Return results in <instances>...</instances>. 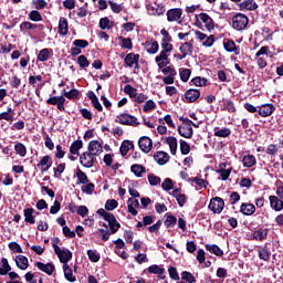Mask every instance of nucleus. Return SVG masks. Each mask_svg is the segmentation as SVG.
Returning <instances> with one entry per match:
<instances>
[{"mask_svg":"<svg viewBox=\"0 0 283 283\" xmlns=\"http://www.w3.org/2000/svg\"><path fill=\"white\" fill-rule=\"evenodd\" d=\"M171 41H161V51L160 53L155 57V62L157 63V67L163 69L167 67L171 62L169 60V56L171 52H174V44H170Z\"/></svg>","mask_w":283,"mask_h":283,"instance_id":"nucleus-1","label":"nucleus"},{"mask_svg":"<svg viewBox=\"0 0 283 283\" xmlns=\"http://www.w3.org/2000/svg\"><path fill=\"white\" fill-rule=\"evenodd\" d=\"M98 216L103 218L108 223V227L111 229V233H117L118 229H120V222L116 220V217L114 213L105 211V209L101 208L97 210Z\"/></svg>","mask_w":283,"mask_h":283,"instance_id":"nucleus-2","label":"nucleus"},{"mask_svg":"<svg viewBox=\"0 0 283 283\" xmlns=\"http://www.w3.org/2000/svg\"><path fill=\"white\" fill-rule=\"evenodd\" d=\"M249 25V17H247L243 13H237L232 18V28L233 30H237V32H242V30H247V27Z\"/></svg>","mask_w":283,"mask_h":283,"instance_id":"nucleus-3","label":"nucleus"},{"mask_svg":"<svg viewBox=\"0 0 283 283\" xmlns=\"http://www.w3.org/2000/svg\"><path fill=\"white\" fill-rule=\"evenodd\" d=\"M166 15H167V21H169L170 23L176 22L179 25L180 23H182V9L180 8L169 9Z\"/></svg>","mask_w":283,"mask_h":283,"instance_id":"nucleus-4","label":"nucleus"},{"mask_svg":"<svg viewBox=\"0 0 283 283\" xmlns=\"http://www.w3.org/2000/svg\"><path fill=\"white\" fill-rule=\"evenodd\" d=\"M195 36L200 41V43L203 45V48H212L213 43H216V36L214 35H207L202 33L201 31H196Z\"/></svg>","mask_w":283,"mask_h":283,"instance_id":"nucleus-5","label":"nucleus"},{"mask_svg":"<svg viewBox=\"0 0 283 283\" xmlns=\"http://www.w3.org/2000/svg\"><path fill=\"white\" fill-rule=\"evenodd\" d=\"M209 209L212 213H222L224 209V200L220 197L212 198L209 202Z\"/></svg>","mask_w":283,"mask_h":283,"instance_id":"nucleus-6","label":"nucleus"},{"mask_svg":"<svg viewBox=\"0 0 283 283\" xmlns=\"http://www.w3.org/2000/svg\"><path fill=\"white\" fill-rule=\"evenodd\" d=\"M117 123L120 125H130L133 127L140 125V123H138V118L129 114H120L117 116Z\"/></svg>","mask_w":283,"mask_h":283,"instance_id":"nucleus-7","label":"nucleus"},{"mask_svg":"<svg viewBox=\"0 0 283 283\" xmlns=\"http://www.w3.org/2000/svg\"><path fill=\"white\" fill-rule=\"evenodd\" d=\"M140 61V55L136 53H128L125 59L124 63L127 67H135V70H138L139 64L138 62Z\"/></svg>","mask_w":283,"mask_h":283,"instance_id":"nucleus-8","label":"nucleus"},{"mask_svg":"<svg viewBox=\"0 0 283 283\" xmlns=\"http://www.w3.org/2000/svg\"><path fill=\"white\" fill-rule=\"evenodd\" d=\"M233 168L228 163H221L217 169V174L221 176V180H229Z\"/></svg>","mask_w":283,"mask_h":283,"instance_id":"nucleus-9","label":"nucleus"},{"mask_svg":"<svg viewBox=\"0 0 283 283\" xmlns=\"http://www.w3.org/2000/svg\"><path fill=\"white\" fill-rule=\"evenodd\" d=\"M80 163L83 167L90 169L94 167V163H96V157L91 155L90 153H84L80 156Z\"/></svg>","mask_w":283,"mask_h":283,"instance_id":"nucleus-10","label":"nucleus"},{"mask_svg":"<svg viewBox=\"0 0 283 283\" xmlns=\"http://www.w3.org/2000/svg\"><path fill=\"white\" fill-rule=\"evenodd\" d=\"M139 149L144 151V154H149L151 151V148L154 147V142L151 138L144 136L139 138L138 140Z\"/></svg>","mask_w":283,"mask_h":283,"instance_id":"nucleus-11","label":"nucleus"},{"mask_svg":"<svg viewBox=\"0 0 283 283\" xmlns=\"http://www.w3.org/2000/svg\"><path fill=\"white\" fill-rule=\"evenodd\" d=\"M143 45L148 54H157L158 50H160L158 41L154 39L146 40V42Z\"/></svg>","mask_w":283,"mask_h":283,"instance_id":"nucleus-12","label":"nucleus"},{"mask_svg":"<svg viewBox=\"0 0 283 283\" xmlns=\"http://www.w3.org/2000/svg\"><path fill=\"white\" fill-rule=\"evenodd\" d=\"M239 9L241 12H253L258 10V2L255 0H244L239 3Z\"/></svg>","mask_w":283,"mask_h":283,"instance_id":"nucleus-13","label":"nucleus"},{"mask_svg":"<svg viewBox=\"0 0 283 283\" xmlns=\"http://www.w3.org/2000/svg\"><path fill=\"white\" fill-rule=\"evenodd\" d=\"M55 254L57 255L60 262L62 264H67L72 260V251L67 249H59L55 251Z\"/></svg>","mask_w":283,"mask_h":283,"instance_id":"nucleus-14","label":"nucleus"},{"mask_svg":"<svg viewBox=\"0 0 283 283\" xmlns=\"http://www.w3.org/2000/svg\"><path fill=\"white\" fill-rule=\"evenodd\" d=\"M200 21L205 23V28L208 30V32H211V30L216 29V22H213V19L208 13H200L199 14Z\"/></svg>","mask_w":283,"mask_h":283,"instance_id":"nucleus-15","label":"nucleus"},{"mask_svg":"<svg viewBox=\"0 0 283 283\" xmlns=\"http://www.w3.org/2000/svg\"><path fill=\"white\" fill-rule=\"evenodd\" d=\"M103 151V143L98 140H92L88 143V153L93 156H99Z\"/></svg>","mask_w":283,"mask_h":283,"instance_id":"nucleus-16","label":"nucleus"},{"mask_svg":"<svg viewBox=\"0 0 283 283\" xmlns=\"http://www.w3.org/2000/svg\"><path fill=\"white\" fill-rule=\"evenodd\" d=\"M34 30H43V24H34L30 21L20 24V32H34Z\"/></svg>","mask_w":283,"mask_h":283,"instance_id":"nucleus-17","label":"nucleus"},{"mask_svg":"<svg viewBox=\"0 0 283 283\" xmlns=\"http://www.w3.org/2000/svg\"><path fill=\"white\" fill-rule=\"evenodd\" d=\"M164 143L166 145H168L169 149H170V154L172 156H176L177 151H178V139L174 136H169V137H166Z\"/></svg>","mask_w":283,"mask_h":283,"instance_id":"nucleus-18","label":"nucleus"},{"mask_svg":"<svg viewBox=\"0 0 283 283\" xmlns=\"http://www.w3.org/2000/svg\"><path fill=\"white\" fill-rule=\"evenodd\" d=\"M187 103H196L200 98V91L190 88L185 93Z\"/></svg>","mask_w":283,"mask_h":283,"instance_id":"nucleus-19","label":"nucleus"},{"mask_svg":"<svg viewBox=\"0 0 283 283\" xmlns=\"http://www.w3.org/2000/svg\"><path fill=\"white\" fill-rule=\"evenodd\" d=\"M179 52L185 54L186 56H193V43L192 42H184L179 46Z\"/></svg>","mask_w":283,"mask_h":283,"instance_id":"nucleus-20","label":"nucleus"},{"mask_svg":"<svg viewBox=\"0 0 283 283\" xmlns=\"http://www.w3.org/2000/svg\"><path fill=\"white\" fill-rule=\"evenodd\" d=\"M223 48L226 52H233V54H240V48L235 45V42L233 40H224L223 41Z\"/></svg>","mask_w":283,"mask_h":283,"instance_id":"nucleus-21","label":"nucleus"},{"mask_svg":"<svg viewBox=\"0 0 283 283\" xmlns=\"http://www.w3.org/2000/svg\"><path fill=\"white\" fill-rule=\"evenodd\" d=\"M38 167L42 172L48 171L52 167V157L49 155L44 156L38 164Z\"/></svg>","mask_w":283,"mask_h":283,"instance_id":"nucleus-22","label":"nucleus"},{"mask_svg":"<svg viewBox=\"0 0 283 283\" xmlns=\"http://www.w3.org/2000/svg\"><path fill=\"white\" fill-rule=\"evenodd\" d=\"M258 112L263 118H266V116H271L275 112V106L273 104H264Z\"/></svg>","mask_w":283,"mask_h":283,"instance_id":"nucleus-23","label":"nucleus"},{"mask_svg":"<svg viewBox=\"0 0 283 283\" xmlns=\"http://www.w3.org/2000/svg\"><path fill=\"white\" fill-rule=\"evenodd\" d=\"M69 30H70V24L67 22V18H60V21H59V34L61 36H67Z\"/></svg>","mask_w":283,"mask_h":283,"instance_id":"nucleus-24","label":"nucleus"},{"mask_svg":"<svg viewBox=\"0 0 283 283\" xmlns=\"http://www.w3.org/2000/svg\"><path fill=\"white\" fill-rule=\"evenodd\" d=\"M155 161L158 163V165H167V163H169V154H167L166 151H157L154 155Z\"/></svg>","mask_w":283,"mask_h":283,"instance_id":"nucleus-25","label":"nucleus"},{"mask_svg":"<svg viewBox=\"0 0 283 283\" xmlns=\"http://www.w3.org/2000/svg\"><path fill=\"white\" fill-rule=\"evenodd\" d=\"M270 207L274 209V211H282L283 210V201L282 199L275 197V196H270Z\"/></svg>","mask_w":283,"mask_h":283,"instance_id":"nucleus-26","label":"nucleus"},{"mask_svg":"<svg viewBox=\"0 0 283 283\" xmlns=\"http://www.w3.org/2000/svg\"><path fill=\"white\" fill-rule=\"evenodd\" d=\"M130 171L136 178H143V175L147 174V168L140 164H135L130 167Z\"/></svg>","mask_w":283,"mask_h":283,"instance_id":"nucleus-27","label":"nucleus"},{"mask_svg":"<svg viewBox=\"0 0 283 283\" xmlns=\"http://www.w3.org/2000/svg\"><path fill=\"white\" fill-rule=\"evenodd\" d=\"M268 235H269V228H264V227L259 228L253 232L254 240H259V241L266 240Z\"/></svg>","mask_w":283,"mask_h":283,"instance_id":"nucleus-28","label":"nucleus"},{"mask_svg":"<svg viewBox=\"0 0 283 283\" xmlns=\"http://www.w3.org/2000/svg\"><path fill=\"white\" fill-rule=\"evenodd\" d=\"M35 265L40 271L46 273V275H52V273H54V265L52 263L44 264L43 262H36Z\"/></svg>","mask_w":283,"mask_h":283,"instance_id":"nucleus-29","label":"nucleus"},{"mask_svg":"<svg viewBox=\"0 0 283 283\" xmlns=\"http://www.w3.org/2000/svg\"><path fill=\"white\" fill-rule=\"evenodd\" d=\"M178 134L182 136V138H192L193 136V127L191 126H179Z\"/></svg>","mask_w":283,"mask_h":283,"instance_id":"nucleus-30","label":"nucleus"},{"mask_svg":"<svg viewBox=\"0 0 283 283\" xmlns=\"http://www.w3.org/2000/svg\"><path fill=\"white\" fill-rule=\"evenodd\" d=\"M171 196L174 198H176L179 207H182L184 205H187V196L185 193H180L179 189L172 190Z\"/></svg>","mask_w":283,"mask_h":283,"instance_id":"nucleus-31","label":"nucleus"},{"mask_svg":"<svg viewBox=\"0 0 283 283\" xmlns=\"http://www.w3.org/2000/svg\"><path fill=\"white\" fill-rule=\"evenodd\" d=\"M213 134L217 138H229V136H231V129L230 128L214 127L213 128Z\"/></svg>","mask_w":283,"mask_h":283,"instance_id":"nucleus-32","label":"nucleus"},{"mask_svg":"<svg viewBox=\"0 0 283 283\" xmlns=\"http://www.w3.org/2000/svg\"><path fill=\"white\" fill-rule=\"evenodd\" d=\"M240 211L243 216H253L255 213V206L253 203H242Z\"/></svg>","mask_w":283,"mask_h":283,"instance_id":"nucleus-33","label":"nucleus"},{"mask_svg":"<svg viewBox=\"0 0 283 283\" xmlns=\"http://www.w3.org/2000/svg\"><path fill=\"white\" fill-rule=\"evenodd\" d=\"M242 163H243V167L251 169V167H255V165L258 164V160L253 155H245L242 158Z\"/></svg>","mask_w":283,"mask_h":283,"instance_id":"nucleus-34","label":"nucleus"},{"mask_svg":"<svg viewBox=\"0 0 283 283\" xmlns=\"http://www.w3.org/2000/svg\"><path fill=\"white\" fill-rule=\"evenodd\" d=\"M62 96H65V98H69L70 101H78V96H81V93L76 88H73L71 91L63 90Z\"/></svg>","mask_w":283,"mask_h":283,"instance_id":"nucleus-35","label":"nucleus"},{"mask_svg":"<svg viewBox=\"0 0 283 283\" xmlns=\"http://www.w3.org/2000/svg\"><path fill=\"white\" fill-rule=\"evenodd\" d=\"M129 149H134V142L124 140L119 147L120 155L127 156V154H129Z\"/></svg>","mask_w":283,"mask_h":283,"instance_id":"nucleus-36","label":"nucleus"},{"mask_svg":"<svg viewBox=\"0 0 283 283\" xmlns=\"http://www.w3.org/2000/svg\"><path fill=\"white\" fill-rule=\"evenodd\" d=\"M24 222H28L29 224H34L36 222L33 208L24 209Z\"/></svg>","mask_w":283,"mask_h":283,"instance_id":"nucleus-37","label":"nucleus"},{"mask_svg":"<svg viewBox=\"0 0 283 283\" xmlns=\"http://www.w3.org/2000/svg\"><path fill=\"white\" fill-rule=\"evenodd\" d=\"M80 149H83V140H75L72 143L70 147V154L73 156H81V153H78Z\"/></svg>","mask_w":283,"mask_h":283,"instance_id":"nucleus-38","label":"nucleus"},{"mask_svg":"<svg viewBox=\"0 0 283 283\" xmlns=\"http://www.w3.org/2000/svg\"><path fill=\"white\" fill-rule=\"evenodd\" d=\"M15 264L18 269H21V271H25V269H28L29 266L28 258L25 255H18L15 258Z\"/></svg>","mask_w":283,"mask_h":283,"instance_id":"nucleus-39","label":"nucleus"},{"mask_svg":"<svg viewBox=\"0 0 283 283\" xmlns=\"http://www.w3.org/2000/svg\"><path fill=\"white\" fill-rule=\"evenodd\" d=\"M148 273H151L153 275H159L160 280H165V276L163 274L165 273V270L160 268L159 265H150L148 268Z\"/></svg>","mask_w":283,"mask_h":283,"instance_id":"nucleus-40","label":"nucleus"},{"mask_svg":"<svg viewBox=\"0 0 283 283\" xmlns=\"http://www.w3.org/2000/svg\"><path fill=\"white\" fill-rule=\"evenodd\" d=\"M14 151L21 158H25V156L28 155V148L25 147V145H23V143L15 144Z\"/></svg>","mask_w":283,"mask_h":283,"instance_id":"nucleus-41","label":"nucleus"},{"mask_svg":"<svg viewBox=\"0 0 283 283\" xmlns=\"http://www.w3.org/2000/svg\"><path fill=\"white\" fill-rule=\"evenodd\" d=\"M63 272H64L65 280H67V282L76 281V276L74 275V272H72V270L70 269L69 264L63 265Z\"/></svg>","mask_w":283,"mask_h":283,"instance_id":"nucleus-42","label":"nucleus"},{"mask_svg":"<svg viewBox=\"0 0 283 283\" xmlns=\"http://www.w3.org/2000/svg\"><path fill=\"white\" fill-rule=\"evenodd\" d=\"M12 271V266L8 263V259H1V266H0V275H8L9 272Z\"/></svg>","mask_w":283,"mask_h":283,"instance_id":"nucleus-43","label":"nucleus"},{"mask_svg":"<svg viewBox=\"0 0 283 283\" xmlns=\"http://www.w3.org/2000/svg\"><path fill=\"white\" fill-rule=\"evenodd\" d=\"M0 120H14V111H12V107H8L7 112L0 113Z\"/></svg>","mask_w":283,"mask_h":283,"instance_id":"nucleus-44","label":"nucleus"},{"mask_svg":"<svg viewBox=\"0 0 283 283\" xmlns=\"http://www.w3.org/2000/svg\"><path fill=\"white\" fill-rule=\"evenodd\" d=\"M206 250L210 251V253H213L214 255H218L219 258H222V255H224V252L222 251V249H220V247L216 244H212V245L207 244Z\"/></svg>","mask_w":283,"mask_h":283,"instance_id":"nucleus-45","label":"nucleus"},{"mask_svg":"<svg viewBox=\"0 0 283 283\" xmlns=\"http://www.w3.org/2000/svg\"><path fill=\"white\" fill-rule=\"evenodd\" d=\"M124 93L129 95V98H133V101L138 96V90L132 86L130 84H127L124 87Z\"/></svg>","mask_w":283,"mask_h":283,"instance_id":"nucleus-46","label":"nucleus"},{"mask_svg":"<svg viewBox=\"0 0 283 283\" xmlns=\"http://www.w3.org/2000/svg\"><path fill=\"white\" fill-rule=\"evenodd\" d=\"M189 182H196L200 189H207V187H209V181H207L200 177L191 178V179H189Z\"/></svg>","mask_w":283,"mask_h":283,"instance_id":"nucleus-47","label":"nucleus"},{"mask_svg":"<svg viewBox=\"0 0 283 283\" xmlns=\"http://www.w3.org/2000/svg\"><path fill=\"white\" fill-rule=\"evenodd\" d=\"M76 177H77V185H87L90 182V179H87V175L83 172V170L78 169L76 171Z\"/></svg>","mask_w":283,"mask_h":283,"instance_id":"nucleus-48","label":"nucleus"},{"mask_svg":"<svg viewBox=\"0 0 283 283\" xmlns=\"http://www.w3.org/2000/svg\"><path fill=\"white\" fill-rule=\"evenodd\" d=\"M50 59V49H42L38 54V61L45 63Z\"/></svg>","mask_w":283,"mask_h":283,"instance_id":"nucleus-49","label":"nucleus"},{"mask_svg":"<svg viewBox=\"0 0 283 283\" xmlns=\"http://www.w3.org/2000/svg\"><path fill=\"white\" fill-rule=\"evenodd\" d=\"M180 153L182 156H188L191 153V146L186 140H180Z\"/></svg>","mask_w":283,"mask_h":283,"instance_id":"nucleus-50","label":"nucleus"},{"mask_svg":"<svg viewBox=\"0 0 283 283\" xmlns=\"http://www.w3.org/2000/svg\"><path fill=\"white\" fill-rule=\"evenodd\" d=\"M265 54L270 59H273V52L269 49V46H262L255 54L256 57H261Z\"/></svg>","mask_w":283,"mask_h":283,"instance_id":"nucleus-51","label":"nucleus"},{"mask_svg":"<svg viewBox=\"0 0 283 283\" xmlns=\"http://www.w3.org/2000/svg\"><path fill=\"white\" fill-rule=\"evenodd\" d=\"M159 70H161V72L165 74V76H176L178 74V72H176V69L171 65H169V66L166 65Z\"/></svg>","mask_w":283,"mask_h":283,"instance_id":"nucleus-52","label":"nucleus"},{"mask_svg":"<svg viewBox=\"0 0 283 283\" xmlns=\"http://www.w3.org/2000/svg\"><path fill=\"white\" fill-rule=\"evenodd\" d=\"M180 74V80L182 81V83H187V81H189V78H191V70L190 69H181L179 71Z\"/></svg>","mask_w":283,"mask_h":283,"instance_id":"nucleus-53","label":"nucleus"},{"mask_svg":"<svg viewBox=\"0 0 283 283\" xmlns=\"http://www.w3.org/2000/svg\"><path fill=\"white\" fill-rule=\"evenodd\" d=\"M259 258L260 260H264V262L269 261L271 259V252L266 248H260L259 249Z\"/></svg>","mask_w":283,"mask_h":283,"instance_id":"nucleus-54","label":"nucleus"},{"mask_svg":"<svg viewBox=\"0 0 283 283\" xmlns=\"http://www.w3.org/2000/svg\"><path fill=\"white\" fill-rule=\"evenodd\" d=\"M29 19L30 21L39 22V21H43V15H41V12H39L38 10H32L29 13Z\"/></svg>","mask_w":283,"mask_h":283,"instance_id":"nucleus-55","label":"nucleus"},{"mask_svg":"<svg viewBox=\"0 0 283 283\" xmlns=\"http://www.w3.org/2000/svg\"><path fill=\"white\" fill-rule=\"evenodd\" d=\"M101 30H112V21L108 18H102L99 20Z\"/></svg>","mask_w":283,"mask_h":283,"instance_id":"nucleus-56","label":"nucleus"},{"mask_svg":"<svg viewBox=\"0 0 283 283\" xmlns=\"http://www.w3.org/2000/svg\"><path fill=\"white\" fill-rule=\"evenodd\" d=\"M181 280H185L188 283H195L196 282V276H193V274H191V272L184 271L181 273Z\"/></svg>","mask_w":283,"mask_h":283,"instance_id":"nucleus-57","label":"nucleus"},{"mask_svg":"<svg viewBox=\"0 0 283 283\" xmlns=\"http://www.w3.org/2000/svg\"><path fill=\"white\" fill-rule=\"evenodd\" d=\"M118 207V201L115 199H108L105 203L106 211H114Z\"/></svg>","mask_w":283,"mask_h":283,"instance_id":"nucleus-58","label":"nucleus"},{"mask_svg":"<svg viewBox=\"0 0 283 283\" xmlns=\"http://www.w3.org/2000/svg\"><path fill=\"white\" fill-rule=\"evenodd\" d=\"M77 64L80 65V67L85 70V67H90V60H87L85 55H80L77 57Z\"/></svg>","mask_w":283,"mask_h":283,"instance_id":"nucleus-59","label":"nucleus"},{"mask_svg":"<svg viewBox=\"0 0 283 283\" xmlns=\"http://www.w3.org/2000/svg\"><path fill=\"white\" fill-rule=\"evenodd\" d=\"M87 256L92 262H98L101 260V254L95 250H87Z\"/></svg>","mask_w":283,"mask_h":283,"instance_id":"nucleus-60","label":"nucleus"},{"mask_svg":"<svg viewBox=\"0 0 283 283\" xmlns=\"http://www.w3.org/2000/svg\"><path fill=\"white\" fill-rule=\"evenodd\" d=\"M191 83H193V85H196L197 87H205L207 86V78L195 77L191 80Z\"/></svg>","mask_w":283,"mask_h":283,"instance_id":"nucleus-61","label":"nucleus"},{"mask_svg":"<svg viewBox=\"0 0 283 283\" xmlns=\"http://www.w3.org/2000/svg\"><path fill=\"white\" fill-rule=\"evenodd\" d=\"M9 249L13 253H23V249L21 248V245L14 241L9 243Z\"/></svg>","mask_w":283,"mask_h":283,"instance_id":"nucleus-62","label":"nucleus"},{"mask_svg":"<svg viewBox=\"0 0 283 283\" xmlns=\"http://www.w3.org/2000/svg\"><path fill=\"white\" fill-rule=\"evenodd\" d=\"M176 222H178V219H176V217L174 214H169V216H167V218L165 220V226L167 228L175 227Z\"/></svg>","mask_w":283,"mask_h":283,"instance_id":"nucleus-63","label":"nucleus"},{"mask_svg":"<svg viewBox=\"0 0 283 283\" xmlns=\"http://www.w3.org/2000/svg\"><path fill=\"white\" fill-rule=\"evenodd\" d=\"M144 112H151V109H156V102H154L153 99H148L145 104H144Z\"/></svg>","mask_w":283,"mask_h":283,"instance_id":"nucleus-64","label":"nucleus"}]
</instances>
